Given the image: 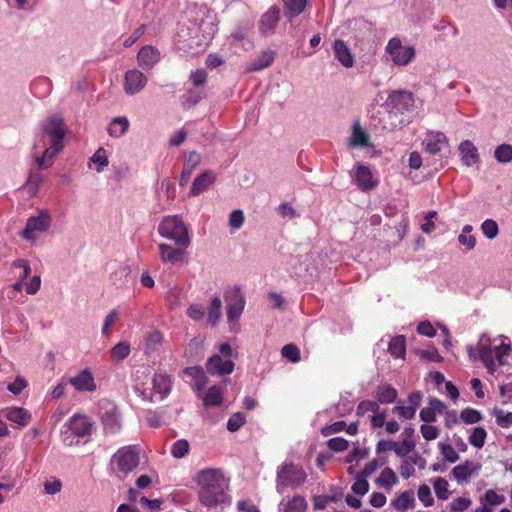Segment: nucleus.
I'll use <instances>...</instances> for the list:
<instances>
[{"instance_id": "55", "label": "nucleus", "mask_w": 512, "mask_h": 512, "mask_svg": "<svg viewBox=\"0 0 512 512\" xmlns=\"http://www.w3.org/2000/svg\"><path fill=\"white\" fill-rule=\"evenodd\" d=\"M418 498L424 504V506L429 507L434 503L431 489L428 485L422 484L418 488Z\"/></svg>"}, {"instance_id": "10", "label": "nucleus", "mask_w": 512, "mask_h": 512, "mask_svg": "<svg viewBox=\"0 0 512 512\" xmlns=\"http://www.w3.org/2000/svg\"><path fill=\"white\" fill-rule=\"evenodd\" d=\"M387 53L391 56L394 64L405 66L415 56V49L412 46H403L399 38H392L386 47Z\"/></svg>"}, {"instance_id": "9", "label": "nucleus", "mask_w": 512, "mask_h": 512, "mask_svg": "<svg viewBox=\"0 0 512 512\" xmlns=\"http://www.w3.org/2000/svg\"><path fill=\"white\" fill-rule=\"evenodd\" d=\"M100 419L106 433L116 434L121 430L120 412L115 403L107 400L101 401Z\"/></svg>"}, {"instance_id": "36", "label": "nucleus", "mask_w": 512, "mask_h": 512, "mask_svg": "<svg viewBox=\"0 0 512 512\" xmlns=\"http://www.w3.org/2000/svg\"><path fill=\"white\" fill-rule=\"evenodd\" d=\"M222 301L220 297L215 296L212 298L210 306L208 308V322L215 326L221 318Z\"/></svg>"}, {"instance_id": "11", "label": "nucleus", "mask_w": 512, "mask_h": 512, "mask_svg": "<svg viewBox=\"0 0 512 512\" xmlns=\"http://www.w3.org/2000/svg\"><path fill=\"white\" fill-rule=\"evenodd\" d=\"M227 301V318L229 321L238 319L245 307L244 295L239 286H234L225 294Z\"/></svg>"}, {"instance_id": "14", "label": "nucleus", "mask_w": 512, "mask_h": 512, "mask_svg": "<svg viewBox=\"0 0 512 512\" xmlns=\"http://www.w3.org/2000/svg\"><path fill=\"white\" fill-rule=\"evenodd\" d=\"M69 384L78 392H94L97 388L93 374L88 368L83 369L77 375L71 377Z\"/></svg>"}, {"instance_id": "17", "label": "nucleus", "mask_w": 512, "mask_h": 512, "mask_svg": "<svg viewBox=\"0 0 512 512\" xmlns=\"http://www.w3.org/2000/svg\"><path fill=\"white\" fill-rule=\"evenodd\" d=\"M413 104V97L410 92L395 90L392 91L388 98L386 105L388 108L401 110L408 109L409 106Z\"/></svg>"}, {"instance_id": "30", "label": "nucleus", "mask_w": 512, "mask_h": 512, "mask_svg": "<svg viewBox=\"0 0 512 512\" xmlns=\"http://www.w3.org/2000/svg\"><path fill=\"white\" fill-rule=\"evenodd\" d=\"M284 4V13L288 19L300 15L307 4V0H282Z\"/></svg>"}, {"instance_id": "50", "label": "nucleus", "mask_w": 512, "mask_h": 512, "mask_svg": "<svg viewBox=\"0 0 512 512\" xmlns=\"http://www.w3.org/2000/svg\"><path fill=\"white\" fill-rule=\"evenodd\" d=\"M481 230L482 233L490 240L496 238L497 235L499 234L498 224L496 223V221L492 219H486L481 224Z\"/></svg>"}, {"instance_id": "47", "label": "nucleus", "mask_w": 512, "mask_h": 512, "mask_svg": "<svg viewBox=\"0 0 512 512\" xmlns=\"http://www.w3.org/2000/svg\"><path fill=\"white\" fill-rule=\"evenodd\" d=\"M459 418L465 424H475L482 420V414L476 409L465 408L460 412Z\"/></svg>"}, {"instance_id": "48", "label": "nucleus", "mask_w": 512, "mask_h": 512, "mask_svg": "<svg viewBox=\"0 0 512 512\" xmlns=\"http://www.w3.org/2000/svg\"><path fill=\"white\" fill-rule=\"evenodd\" d=\"M281 354L284 358L288 359L292 363H297L301 359L300 350L293 343L284 345L281 349Z\"/></svg>"}, {"instance_id": "12", "label": "nucleus", "mask_w": 512, "mask_h": 512, "mask_svg": "<svg viewBox=\"0 0 512 512\" xmlns=\"http://www.w3.org/2000/svg\"><path fill=\"white\" fill-rule=\"evenodd\" d=\"M67 425L73 435L85 437L91 434L94 423L85 415L74 414L69 418Z\"/></svg>"}, {"instance_id": "7", "label": "nucleus", "mask_w": 512, "mask_h": 512, "mask_svg": "<svg viewBox=\"0 0 512 512\" xmlns=\"http://www.w3.org/2000/svg\"><path fill=\"white\" fill-rule=\"evenodd\" d=\"M51 216L47 210H41L37 216L27 219L21 237L27 241H35L40 233L46 232L51 226Z\"/></svg>"}, {"instance_id": "25", "label": "nucleus", "mask_w": 512, "mask_h": 512, "mask_svg": "<svg viewBox=\"0 0 512 512\" xmlns=\"http://www.w3.org/2000/svg\"><path fill=\"white\" fill-rule=\"evenodd\" d=\"M374 396L378 404H391L396 400L398 392L392 385L382 384L376 388Z\"/></svg>"}, {"instance_id": "31", "label": "nucleus", "mask_w": 512, "mask_h": 512, "mask_svg": "<svg viewBox=\"0 0 512 512\" xmlns=\"http://www.w3.org/2000/svg\"><path fill=\"white\" fill-rule=\"evenodd\" d=\"M415 505V497L413 491H404L400 493L395 500L392 501V506L396 510H407L413 508Z\"/></svg>"}, {"instance_id": "56", "label": "nucleus", "mask_w": 512, "mask_h": 512, "mask_svg": "<svg viewBox=\"0 0 512 512\" xmlns=\"http://www.w3.org/2000/svg\"><path fill=\"white\" fill-rule=\"evenodd\" d=\"M496 423L502 428H509L512 425V412L505 413L503 410H495Z\"/></svg>"}, {"instance_id": "53", "label": "nucleus", "mask_w": 512, "mask_h": 512, "mask_svg": "<svg viewBox=\"0 0 512 512\" xmlns=\"http://www.w3.org/2000/svg\"><path fill=\"white\" fill-rule=\"evenodd\" d=\"M378 406L379 404L376 401L363 400L358 404L356 414L358 416H364L368 412H377Z\"/></svg>"}, {"instance_id": "61", "label": "nucleus", "mask_w": 512, "mask_h": 512, "mask_svg": "<svg viewBox=\"0 0 512 512\" xmlns=\"http://www.w3.org/2000/svg\"><path fill=\"white\" fill-rule=\"evenodd\" d=\"M471 503L469 498L458 497L451 502L450 507L453 512H464L471 506Z\"/></svg>"}, {"instance_id": "44", "label": "nucleus", "mask_w": 512, "mask_h": 512, "mask_svg": "<svg viewBox=\"0 0 512 512\" xmlns=\"http://www.w3.org/2000/svg\"><path fill=\"white\" fill-rule=\"evenodd\" d=\"M438 448L445 461L449 463H455L459 460V454L451 444L439 442Z\"/></svg>"}, {"instance_id": "33", "label": "nucleus", "mask_w": 512, "mask_h": 512, "mask_svg": "<svg viewBox=\"0 0 512 512\" xmlns=\"http://www.w3.org/2000/svg\"><path fill=\"white\" fill-rule=\"evenodd\" d=\"M129 127V121L126 117H115L109 125L108 134L111 137H121Z\"/></svg>"}, {"instance_id": "35", "label": "nucleus", "mask_w": 512, "mask_h": 512, "mask_svg": "<svg viewBox=\"0 0 512 512\" xmlns=\"http://www.w3.org/2000/svg\"><path fill=\"white\" fill-rule=\"evenodd\" d=\"M206 94L203 90L199 89H189L182 96V104L183 107L189 109L195 105H197L203 98H205Z\"/></svg>"}, {"instance_id": "15", "label": "nucleus", "mask_w": 512, "mask_h": 512, "mask_svg": "<svg viewBox=\"0 0 512 512\" xmlns=\"http://www.w3.org/2000/svg\"><path fill=\"white\" fill-rule=\"evenodd\" d=\"M147 84V77L139 70H129L125 74L124 89L128 94L141 91Z\"/></svg>"}, {"instance_id": "13", "label": "nucleus", "mask_w": 512, "mask_h": 512, "mask_svg": "<svg viewBox=\"0 0 512 512\" xmlns=\"http://www.w3.org/2000/svg\"><path fill=\"white\" fill-rule=\"evenodd\" d=\"M280 20V8L276 5L271 6L260 18L259 31L263 35L274 33Z\"/></svg>"}, {"instance_id": "41", "label": "nucleus", "mask_w": 512, "mask_h": 512, "mask_svg": "<svg viewBox=\"0 0 512 512\" xmlns=\"http://www.w3.org/2000/svg\"><path fill=\"white\" fill-rule=\"evenodd\" d=\"M416 447V444L413 440L411 439H403L401 442H396L395 441V446L393 448V452L405 459L406 457H408V455L414 451Z\"/></svg>"}, {"instance_id": "23", "label": "nucleus", "mask_w": 512, "mask_h": 512, "mask_svg": "<svg viewBox=\"0 0 512 512\" xmlns=\"http://www.w3.org/2000/svg\"><path fill=\"white\" fill-rule=\"evenodd\" d=\"M275 59V52L272 50L262 51L249 65L247 68L248 72L261 71L267 67H270Z\"/></svg>"}, {"instance_id": "42", "label": "nucleus", "mask_w": 512, "mask_h": 512, "mask_svg": "<svg viewBox=\"0 0 512 512\" xmlns=\"http://www.w3.org/2000/svg\"><path fill=\"white\" fill-rule=\"evenodd\" d=\"M131 348L128 342H119L111 350L112 361H122L130 354Z\"/></svg>"}, {"instance_id": "27", "label": "nucleus", "mask_w": 512, "mask_h": 512, "mask_svg": "<svg viewBox=\"0 0 512 512\" xmlns=\"http://www.w3.org/2000/svg\"><path fill=\"white\" fill-rule=\"evenodd\" d=\"M215 181V176L211 171H206L198 175L192 184L191 194L197 196L207 190L211 184Z\"/></svg>"}, {"instance_id": "22", "label": "nucleus", "mask_w": 512, "mask_h": 512, "mask_svg": "<svg viewBox=\"0 0 512 512\" xmlns=\"http://www.w3.org/2000/svg\"><path fill=\"white\" fill-rule=\"evenodd\" d=\"M459 151L466 166H472L478 162V150L470 140L462 141L459 145Z\"/></svg>"}, {"instance_id": "49", "label": "nucleus", "mask_w": 512, "mask_h": 512, "mask_svg": "<svg viewBox=\"0 0 512 512\" xmlns=\"http://www.w3.org/2000/svg\"><path fill=\"white\" fill-rule=\"evenodd\" d=\"M189 443L186 439H179L172 444L171 454L173 457L180 459L189 452Z\"/></svg>"}, {"instance_id": "24", "label": "nucleus", "mask_w": 512, "mask_h": 512, "mask_svg": "<svg viewBox=\"0 0 512 512\" xmlns=\"http://www.w3.org/2000/svg\"><path fill=\"white\" fill-rule=\"evenodd\" d=\"M152 383L154 392L160 394L161 399H164L170 394L172 381L169 375L156 373L153 377Z\"/></svg>"}, {"instance_id": "1", "label": "nucleus", "mask_w": 512, "mask_h": 512, "mask_svg": "<svg viewBox=\"0 0 512 512\" xmlns=\"http://www.w3.org/2000/svg\"><path fill=\"white\" fill-rule=\"evenodd\" d=\"M195 481L199 486L198 499L203 506L214 508L229 501V483L221 469H203L197 473Z\"/></svg>"}, {"instance_id": "26", "label": "nucleus", "mask_w": 512, "mask_h": 512, "mask_svg": "<svg viewBox=\"0 0 512 512\" xmlns=\"http://www.w3.org/2000/svg\"><path fill=\"white\" fill-rule=\"evenodd\" d=\"M5 417L21 427L27 426L31 421V414L28 410L22 407L9 408L5 412Z\"/></svg>"}, {"instance_id": "63", "label": "nucleus", "mask_w": 512, "mask_h": 512, "mask_svg": "<svg viewBox=\"0 0 512 512\" xmlns=\"http://www.w3.org/2000/svg\"><path fill=\"white\" fill-rule=\"evenodd\" d=\"M420 432L423 438L427 441H432L439 436V429L436 426L428 424L421 425Z\"/></svg>"}, {"instance_id": "58", "label": "nucleus", "mask_w": 512, "mask_h": 512, "mask_svg": "<svg viewBox=\"0 0 512 512\" xmlns=\"http://www.w3.org/2000/svg\"><path fill=\"white\" fill-rule=\"evenodd\" d=\"M346 428V422L345 421H336L332 424L325 425L321 429V434L325 437L330 436L335 433H339L344 431Z\"/></svg>"}, {"instance_id": "32", "label": "nucleus", "mask_w": 512, "mask_h": 512, "mask_svg": "<svg viewBox=\"0 0 512 512\" xmlns=\"http://www.w3.org/2000/svg\"><path fill=\"white\" fill-rule=\"evenodd\" d=\"M390 354L395 358H404L406 354V339L403 335L393 337L388 346Z\"/></svg>"}, {"instance_id": "39", "label": "nucleus", "mask_w": 512, "mask_h": 512, "mask_svg": "<svg viewBox=\"0 0 512 512\" xmlns=\"http://www.w3.org/2000/svg\"><path fill=\"white\" fill-rule=\"evenodd\" d=\"M487 431L482 427H474L468 437L469 443L475 448H482L485 445Z\"/></svg>"}, {"instance_id": "19", "label": "nucleus", "mask_w": 512, "mask_h": 512, "mask_svg": "<svg viewBox=\"0 0 512 512\" xmlns=\"http://www.w3.org/2000/svg\"><path fill=\"white\" fill-rule=\"evenodd\" d=\"M354 180L362 191H370L378 185V181L373 179L371 170L365 165L357 167Z\"/></svg>"}, {"instance_id": "28", "label": "nucleus", "mask_w": 512, "mask_h": 512, "mask_svg": "<svg viewBox=\"0 0 512 512\" xmlns=\"http://www.w3.org/2000/svg\"><path fill=\"white\" fill-rule=\"evenodd\" d=\"M474 464L469 460H465L462 464L455 466L451 474L458 483L467 482L474 472Z\"/></svg>"}, {"instance_id": "20", "label": "nucleus", "mask_w": 512, "mask_h": 512, "mask_svg": "<svg viewBox=\"0 0 512 512\" xmlns=\"http://www.w3.org/2000/svg\"><path fill=\"white\" fill-rule=\"evenodd\" d=\"M448 144V140L442 132H430L425 139V150L431 155L438 154L444 146Z\"/></svg>"}, {"instance_id": "37", "label": "nucleus", "mask_w": 512, "mask_h": 512, "mask_svg": "<svg viewBox=\"0 0 512 512\" xmlns=\"http://www.w3.org/2000/svg\"><path fill=\"white\" fill-rule=\"evenodd\" d=\"M13 267L22 269L21 273L19 274V280L13 284V289L15 291H21L22 286H23V281L30 275L31 268H30L28 261L23 260V259H18L16 261H14Z\"/></svg>"}, {"instance_id": "64", "label": "nucleus", "mask_w": 512, "mask_h": 512, "mask_svg": "<svg viewBox=\"0 0 512 512\" xmlns=\"http://www.w3.org/2000/svg\"><path fill=\"white\" fill-rule=\"evenodd\" d=\"M244 213L242 210H234L229 216V225L233 229H239L244 223Z\"/></svg>"}, {"instance_id": "29", "label": "nucleus", "mask_w": 512, "mask_h": 512, "mask_svg": "<svg viewBox=\"0 0 512 512\" xmlns=\"http://www.w3.org/2000/svg\"><path fill=\"white\" fill-rule=\"evenodd\" d=\"M223 402V392L217 385L208 388L204 398L203 404L205 407H217Z\"/></svg>"}, {"instance_id": "18", "label": "nucleus", "mask_w": 512, "mask_h": 512, "mask_svg": "<svg viewBox=\"0 0 512 512\" xmlns=\"http://www.w3.org/2000/svg\"><path fill=\"white\" fill-rule=\"evenodd\" d=\"M187 247L179 246L177 248L162 243L159 245L160 258L164 263L176 264L182 262Z\"/></svg>"}, {"instance_id": "51", "label": "nucleus", "mask_w": 512, "mask_h": 512, "mask_svg": "<svg viewBox=\"0 0 512 512\" xmlns=\"http://www.w3.org/2000/svg\"><path fill=\"white\" fill-rule=\"evenodd\" d=\"M246 422L245 415L243 413H234L227 421V430L230 432L238 431Z\"/></svg>"}, {"instance_id": "2", "label": "nucleus", "mask_w": 512, "mask_h": 512, "mask_svg": "<svg viewBox=\"0 0 512 512\" xmlns=\"http://www.w3.org/2000/svg\"><path fill=\"white\" fill-rule=\"evenodd\" d=\"M305 470L292 462L282 464L277 470L276 488L283 493L286 488L295 489L306 482Z\"/></svg>"}, {"instance_id": "38", "label": "nucleus", "mask_w": 512, "mask_h": 512, "mask_svg": "<svg viewBox=\"0 0 512 512\" xmlns=\"http://www.w3.org/2000/svg\"><path fill=\"white\" fill-rule=\"evenodd\" d=\"M376 483L387 489L398 483V478L393 469L386 467L382 470L380 476L377 478Z\"/></svg>"}, {"instance_id": "60", "label": "nucleus", "mask_w": 512, "mask_h": 512, "mask_svg": "<svg viewBox=\"0 0 512 512\" xmlns=\"http://www.w3.org/2000/svg\"><path fill=\"white\" fill-rule=\"evenodd\" d=\"M351 489L357 495H365L369 491V483L366 480V477H358L357 480L353 483Z\"/></svg>"}, {"instance_id": "21", "label": "nucleus", "mask_w": 512, "mask_h": 512, "mask_svg": "<svg viewBox=\"0 0 512 512\" xmlns=\"http://www.w3.org/2000/svg\"><path fill=\"white\" fill-rule=\"evenodd\" d=\"M333 51L335 58L344 66L352 67L354 64V58L350 52V49L343 40H336L333 44Z\"/></svg>"}, {"instance_id": "34", "label": "nucleus", "mask_w": 512, "mask_h": 512, "mask_svg": "<svg viewBox=\"0 0 512 512\" xmlns=\"http://www.w3.org/2000/svg\"><path fill=\"white\" fill-rule=\"evenodd\" d=\"M185 373L194 379V386L197 391H202L208 382L203 368L201 367H188Z\"/></svg>"}, {"instance_id": "59", "label": "nucleus", "mask_w": 512, "mask_h": 512, "mask_svg": "<svg viewBox=\"0 0 512 512\" xmlns=\"http://www.w3.org/2000/svg\"><path fill=\"white\" fill-rule=\"evenodd\" d=\"M386 461V458L381 459V461L377 459L369 461L368 463L365 464L360 475L366 478L371 476L381 465H384Z\"/></svg>"}, {"instance_id": "3", "label": "nucleus", "mask_w": 512, "mask_h": 512, "mask_svg": "<svg viewBox=\"0 0 512 512\" xmlns=\"http://www.w3.org/2000/svg\"><path fill=\"white\" fill-rule=\"evenodd\" d=\"M44 137L50 139L51 145L46 148V155H57L64 148V136L66 134L64 121L59 116H51L42 124Z\"/></svg>"}, {"instance_id": "4", "label": "nucleus", "mask_w": 512, "mask_h": 512, "mask_svg": "<svg viewBox=\"0 0 512 512\" xmlns=\"http://www.w3.org/2000/svg\"><path fill=\"white\" fill-rule=\"evenodd\" d=\"M158 232L161 236L173 240L178 246L190 245L188 228L178 216L165 217L159 224Z\"/></svg>"}, {"instance_id": "52", "label": "nucleus", "mask_w": 512, "mask_h": 512, "mask_svg": "<svg viewBox=\"0 0 512 512\" xmlns=\"http://www.w3.org/2000/svg\"><path fill=\"white\" fill-rule=\"evenodd\" d=\"M386 410H381L378 406L377 412H373L370 415V425L372 429L382 428L386 422Z\"/></svg>"}, {"instance_id": "54", "label": "nucleus", "mask_w": 512, "mask_h": 512, "mask_svg": "<svg viewBox=\"0 0 512 512\" xmlns=\"http://www.w3.org/2000/svg\"><path fill=\"white\" fill-rule=\"evenodd\" d=\"M369 137L367 133L362 130L359 126L354 127L352 132V144L355 146H366L368 144Z\"/></svg>"}, {"instance_id": "16", "label": "nucleus", "mask_w": 512, "mask_h": 512, "mask_svg": "<svg viewBox=\"0 0 512 512\" xmlns=\"http://www.w3.org/2000/svg\"><path fill=\"white\" fill-rule=\"evenodd\" d=\"M137 61L141 68L150 70L160 61V52L153 46H143L137 54Z\"/></svg>"}, {"instance_id": "45", "label": "nucleus", "mask_w": 512, "mask_h": 512, "mask_svg": "<svg viewBox=\"0 0 512 512\" xmlns=\"http://www.w3.org/2000/svg\"><path fill=\"white\" fill-rule=\"evenodd\" d=\"M494 157L500 163H510L512 161V146L510 144L499 145L495 149Z\"/></svg>"}, {"instance_id": "43", "label": "nucleus", "mask_w": 512, "mask_h": 512, "mask_svg": "<svg viewBox=\"0 0 512 512\" xmlns=\"http://www.w3.org/2000/svg\"><path fill=\"white\" fill-rule=\"evenodd\" d=\"M307 509V501L301 495H295L291 500L287 502L285 505V512H306Z\"/></svg>"}, {"instance_id": "40", "label": "nucleus", "mask_w": 512, "mask_h": 512, "mask_svg": "<svg viewBox=\"0 0 512 512\" xmlns=\"http://www.w3.org/2000/svg\"><path fill=\"white\" fill-rule=\"evenodd\" d=\"M43 183V176L36 172H30L27 181L25 182V189L30 196H35Z\"/></svg>"}, {"instance_id": "57", "label": "nucleus", "mask_w": 512, "mask_h": 512, "mask_svg": "<svg viewBox=\"0 0 512 512\" xmlns=\"http://www.w3.org/2000/svg\"><path fill=\"white\" fill-rule=\"evenodd\" d=\"M327 446L334 452H342L348 448L349 443L343 437H334L327 441Z\"/></svg>"}, {"instance_id": "46", "label": "nucleus", "mask_w": 512, "mask_h": 512, "mask_svg": "<svg viewBox=\"0 0 512 512\" xmlns=\"http://www.w3.org/2000/svg\"><path fill=\"white\" fill-rule=\"evenodd\" d=\"M434 491L439 500L448 499L450 492L448 490V481L442 477H437L433 483Z\"/></svg>"}, {"instance_id": "5", "label": "nucleus", "mask_w": 512, "mask_h": 512, "mask_svg": "<svg viewBox=\"0 0 512 512\" xmlns=\"http://www.w3.org/2000/svg\"><path fill=\"white\" fill-rule=\"evenodd\" d=\"M511 350V345L505 343L494 347L486 344L478 345L479 357L490 374L496 371L497 366L506 363L504 358L510 354Z\"/></svg>"}, {"instance_id": "6", "label": "nucleus", "mask_w": 512, "mask_h": 512, "mask_svg": "<svg viewBox=\"0 0 512 512\" xmlns=\"http://www.w3.org/2000/svg\"><path fill=\"white\" fill-rule=\"evenodd\" d=\"M220 354L212 355L206 363V370L211 375H229L234 371L235 364L230 359L232 348L228 343H222L219 346Z\"/></svg>"}, {"instance_id": "62", "label": "nucleus", "mask_w": 512, "mask_h": 512, "mask_svg": "<svg viewBox=\"0 0 512 512\" xmlns=\"http://www.w3.org/2000/svg\"><path fill=\"white\" fill-rule=\"evenodd\" d=\"M485 503L489 505H500L505 501V497L503 495L498 494L495 490L489 489L486 491L484 495Z\"/></svg>"}, {"instance_id": "8", "label": "nucleus", "mask_w": 512, "mask_h": 512, "mask_svg": "<svg viewBox=\"0 0 512 512\" xmlns=\"http://www.w3.org/2000/svg\"><path fill=\"white\" fill-rule=\"evenodd\" d=\"M139 453L134 446H125L117 450L112 457V462L117 469L124 474L135 470L139 465Z\"/></svg>"}]
</instances>
